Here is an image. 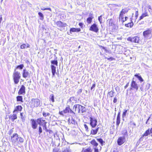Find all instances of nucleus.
<instances>
[{"label":"nucleus","mask_w":152,"mask_h":152,"mask_svg":"<svg viewBox=\"0 0 152 152\" xmlns=\"http://www.w3.org/2000/svg\"><path fill=\"white\" fill-rule=\"evenodd\" d=\"M12 77L14 83L15 84H17L19 83L20 78L21 74L19 72L16 71V69H15Z\"/></svg>","instance_id":"nucleus-1"},{"label":"nucleus","mask_w":152,"mask_h":152,"mask_svg":"<svg viewBox=\"0 0 152 152\" xmlns=\"http://www.w3.org/2000/svg\"><path fill=\"white\" fill-rule=\"evenodd\" d=\"M51 63L52 64L51 65L52 72L53 76H54L56 72V67L53 65H56L57 66H58V62L57 60L55 59L53 60H52L51 61Z\"/></svg>","instance_id":"nucleus-2"},{"label":"nucleus","mask_w":152,"mask_h":152,"mask_svg":"<svg viewBox=\"0 0 152 152\" xmlns=\"http://www.w3.org/2000/svg\"><path fill=\"white\" fill-rule=\"evenodd\" d=\"M90 122L89 124L92 128H94L96 126L97 121L96 118L94 117L91 116L89 117Z\"/></svg>","instance_id":"nucleus-3"},{"label":"nucleus","mask_w":152,"mask_h":152,"mask_svg":"<svg viewBox=\"0 0 152 152\" xmlns=\"http://www.w3.org/2000/svg\"><path fill=\"white\" fill-rule=\"evenodd\" d=\"M152 30L150 29L144 31L143 32V35L145 39H150L151 36Z\"/></svg>","instance_id":"nucleus-4"},{"label":"nucleus","mask_w":152,"mask_h":152,"mask_svg":"<svg viewBox=\"0 0 152 152\" xmlns=\"http://www.w3.org/2000/svg\"><path fill=\"white\" fill-rule=\"evenodd\" d=\"M31 106L32 107H37L40 104V101L38 99H33L31 100Z\"/></svg>","instance_id":"nucleus-5"},{"label":"nucleus","mask_w":152,"mask_h":152,"mask_svg":"<svg viewBox=\"0 0 152 152\" xmlns=\"http://www.w3.org/2000/svg\"><path fill=\"white\" fill-rule=\"evenodd\" d=\"M99 30V29L97 26V25L95 23H93L91 25L89 28V30L96 33L98 32Z\"/></svg>","instance_id":"nucleus-6"},{"label":"nucleus","mask_w":152,"mask_h":152,"mask_svg":"<svg viewBox=\"0 0 152 152\" xmlns=\"http://www.w3.org/2000/svg\"><path fill=\"white\" fill-rule=\"evenodd\" d=\"M20 137L17 133H14L11 137V140L13 144L16 143V142L18 141V139Z\"/></svg>","instance_id":"nucleus-7"},{"label":"nucleus","mask_w":152,"mask_h":152,"mask_svg":"<svg viewBox=\"0 0 152 152\" xmlns=\"http://www.w3.org/2000/svg\"><path fill=\"white\" fill-rule=\"evenodd\" d=\"M131 86L130 90L135 89L136 91L138 90L139 86L135 81L133 80L132 81Z\"/></svg>","instance_id":"nucleus-8"},{"label":"nucleus","mask_w":152,"mask_h":152,"mask_svg":"<svg viewBox=\"0 0 152 152\" xmlns=\"http://www.w3.org/2000/svg\"><path fill=\"white\" fill-rule=\"evenodd\" d=\"M32 128L34 129H35L37 128L38 123L37 119H31L30 120Z\"/></svg>","instance_id":"nucleus-9"},{"label":"nucleus","mask_w":152,"mask_h":152,"mask_svg":"<svg viewBox=\"0 0 152 152\" xmlns=\"http://www.w3.org/2000/svg\"><path fill=\"white\" fill-rule=\"evenodd\" d=\"M139 37L136 36L133 37H129L127 39V40L134 43H138L139 41Z\"/></svg>","instance_id":"nucleus-10"},{"label":"nucleus","mask_w":152,"mask_h":152,"mask_svg":"<svg viewBox=\"0 0 152 152\" xmlns=\"http://www.w3.org/2000/svg\"><path fill=\"white\" fill-rule=\"evenodd\" d=\"M125 138L124 136L119 137L118 139L117 143L118 145H121L125 142Z\"/></svg>","instance_id":"nucleus-11"},{"label":"nucleus","mask_w":152,"mask_h":152,"mask_svg":"<svg viewBox=\"0 0 152 152\" xmlns=\"http://www.w3.org/2000/svg\"><path fill=\"white\" fill-rule=\"evenodd\" d=\"M56 24L60 28L63 27H65L67 26V24L66 23H64L60 21L56 22Z\"/></svg>","instance_id":"nucleus-12"},{"label":"nucleus","mask_w":152,"mask_h":152,"mask_svg":"<svg viewBox=\"0 0 152 152\" xmlns=\"http://www.w3.org/2000/svg\"><path fill=\"white\" fill-rule=\"evenodd\" d=\"M30 73L28 72L26 69H24L23 70L22 73L23 77L24 78L30 77Z\"/></svg>","instance_id":"nucleus-13"},{"label":"nucleus","mask_w":152,"mask_h":152,"mask_svg":"<svg viewBox=\"0 0 152 152\" xmlns=\"http://www.w3.org/2000/svg\"><path fill=\"white\" fill-rule=\"evenodd\" d=\"M25 87L23 85H22L18 92V94L19 95H24L25 94Z\"/></svg>","instance_id":"nucleus-14"},{"label":"nucleus","mask_w":152,"mask_h":152,"mask_svg":"<svg viewBox=\"0 0 152 152\" xmlns=\"http://www.w3.org/2000/svg\"><path fill=\"white\" fill-rule=\"evenodd\" d=\"M13 114L10 115L9 117V118L12 121H13L15 120L17 118V114L18 113H15V112H14V111H13Z\"/></svg>","instance_id":"nucleus-15"},{"label":"nucleus","mask_w":152,"mask_h":152,"mask_svg":"<svg viewBox=\"0 0 152 152\" xmlns=\"http://www.w3.org/2000/svg\"><path fill=\"white\" fill-rule=\"evenodd\" d=\"M81 105L79 104H75L73 106V109H75V111L77 112L78 113H80V109Z\"/></svg>","instance_id":"nucleus-16"},{"label":"nucleus","mask_w":152,"mask_h":152,"mask_svg":"<svg viewBox=\"0 0 152 152\" xmlns=\"http://www.w3.org/2000/svg\"><path fill=\"white\" fill-rule=\"evenodd\" d=\"M63 112L65 113H70L72 115H74L75 114L74 112L69 107H66L65 110H64Z\"/></svg>","instance_id":"nucleus-17"},{"label":"nucleus","mask_w":152,"mask_h":152,"mask_svg":"<svg viewBox=\"0 0 152 152\" xmlns=\"http://www.w3.org/2000/svg\"><path fill=\"white\" fill-rule=\"evenodd\" d=\"M96 127L95 129H94L91 128V133L92 135H95L96 134L99 130V127H98V125Z\"/></svg>","instance_id":"nucleus-18"},{"label":"nucleus","mask_w":152,"mask_h":152,"mask_svg":"<svg viewBox=\"0 0 152 152\" xmlns=\"http://www.w3.org/2000/svg\"><path fill=\"white\" fill-rule=\"evenodd\" d=\"M120 111L118 113L117 119H116V127L118 128V126L120 123Z\"/></svg>","instance_id":"nucleus-19"},{"label":"nucleus","mask_w":152,"mask_h":152,"mask_svg":"<svg viewBox=\"0 0 152 152\" xmlns=\"http://www.w3.org/2000/svg\"><path fill=\"white\" fill-rule=\"evenodd\" d=\"M127 11L126 10V9H123L121 11V13L119 15V18L120 19V18H121V19H123V15L124 14H125L127 12Z\"/></svg>","instance_id":"nucleus-20"},{"label":"nucleus","mask_w":152,"mask_h":152,"mask_svg":"<svg viewBox=\"0 0 152 152\" xmlns=\"http://www.w3.org/2000/svg\"><path fill=\"white\" fill-rule=\"evenodd\" d=\"M22 107L20 105H18L16 107V108L14 110V112L18 113L17 111H21L22 109Z\"/></svg>","instance_id":"nucleus-21"},{"label":"nucleus","mask_w":152,"mask_h":152,"mask_svg":"<svg viewBox=\"0 0 152 152\" xmlns=\"http://www.w3.org/2000/svg\"><path fill=\"white\" fill-rule=\"evenodd\" d=\"M134 76L138 79L141 83L143 81V80L139 74H136Z\"/></svg>","instance_id":"nucleus-22"},{"label":"nucleus","mask_w":152,"mask_h":152,"mask_svg":"<svg viewBox=\"0 0 152 152\" xmlns=\"http://www.w3.org/2000/svg\"><path fill=\"white\" fill-rule=\"evenodd\" d=\"M92 150L90 147L86 148H83L82 151V152H92Z\"/></svg>","instance_id":"nucleus-23"},{"label":"nucleus","mask_w":152,"mask_h":152,"mask_svg":"<svg viewBox=\"0 0 152 152\" xmlns=\"http://www.w3.org/2000/svg\"><path fill=\"white\" fill-rule=\"evenodd\" d=\"M30 47V45L28 44L27 43L26 44H23L20 46V48L21 49H25L26 48H29Z\"/></svg>","instance_id":"nucleus-24"},{"label":"nucleus","mask_w":152,"mask_h":152,"mask_svg":"<svg viewBox=\"0 0 152 152\" xmlns=\"http://www.w3.org/2000/svg\"><path fill=\"white\" fill-rule=\"evenodd\" d=\"M38 124L40 125H41V123L43 124L44 123L46 122L45 120L42 119V118H40L37 119Z\"/></svg>","instance_id":"nucleus-25"},{"label":"nucleus","mask_w":152,"mask_h":152,"mask_svg":"<svg viewBox=\"0 0 152 152\" xmlns=\"http://www.w3.org/2000/svg\"><path fill=\"white\" fill-rule=\"evenodd\" d=\"M20 115L21 117V119L23 122L25 121L26 118V115L24 113H21Z\"/></svg>","instance_id":"nucleus-26"},{"label":"nucleus","mask_w":152,"mask_h":152,"mask_svg":"<svg viewBox=\"0 0 152 152\" xmlns=\"http://www.w3.org/2000/svg\"><path fill=\"white\" fill-rule=\"evenodd\" d=\"M91 143L95 147H96L98 145V143L96 142L95 140H93L91 141Z\"/></svg>","instance_id":"nucleus-27"},{"label":"nucleus","mask_w":152,"mask_h":152,"mask_svg":"<svg viewBox=\"0 0 152 152\" xmlns=\"http://www.w3.org/2000/svg\"><path fill=\"white\" fill-rule=\"evenodd\" d=\"M24 142V139L20 137H19L18 139V141L16 142V143L20 144L23 143Z\"/></svg>","instance_id":"nucleus-28"},{"label":"nucleus","mask_w":152,"mask_h":152,"mask_svg":"<svg viewBox=\"0 0 152 152\" xmlns=\"http://www.w3.org/2000/svg\"><path fill=\"white\" fill-rule=\"evenodd\" d=\"M134 25V23L132 21L130 23H128L126 24L125 25V26L130 28L132 27Z\"/></svg>","instance_id":"nucleus-29"},{"label":"nucleus","mask_w":152,"mask_h":152,"mask_svg":"<svg viewBox=\"0 0 152 152\" xmlns=\"http://www.w3.org/2000/svg\"><path fill=\"white\" fill-rule=\"evenodd\" d=\"M96 140L98 142H99L100 143L102 146L104 145V143L105 142L103 141V140L101 138H97L96 139Z\"/></svg>","instance_id":"nucleus-30"},{"label":"nucleus","mask_w":152,"mask_h":152,"mask_svg":"<svg viewBox=\"0 0 152 152\" xmlns=\"http://www.w3.org/2000/svg\"><path fill=\"white\" fill-rule=\"evenodd\" d=\"M148 13L147 12H145V13H142V15L140 17L139 20H140L141 19H142L143 18L145 17L148 16Z\"/></svg>","instance_id":"nucleus-31"},{"label":"nucleus","mask_w":152,"mask_h":152,"mask_svg":"<svg viewBox=\"0 0 152 152\" xmlns=\"http://www.w3.org/2000/svg\"><path fill=\"white\" fill-rule=\"evenodd\" d=\"M24 67V65L23 64H21L17 66L15 68V69H19L21 70Z\"/></svg>","instance_id":"nucleus-32"},{"label":"nucleus","mask_w":152,"mask_h":152,"mask_svg":"<svg viewBox=\"0 0 152 152\" xmlns=\"http://www.w3.org/2000/svg\"><path fill=\"white\" fill-rule=\"evenodd\" d=\"M47 122H45L43 124L41 123V126H42L43 129L44 130H45V131L47 129V126H46V124Z\"/></svg>","instance_id":"nucleus-33"},{"label":"nucleus","mask_w":152,"mask_h":152,"mask_svg":"<svg viewBox=\"0 0 152 152\" xmlns=\"http://www.w3.org/2000/svg\"><path fill=\"white\" fill-rule=\"evenodd\" d=\"M17 100V101H20L23 102V98L22 96H18L16 97Z\"/></svg>","instance_id":"nucleus-34"},{"label":"nucleus","mask_w":152,"mask_h":152,"mask_svg":"<svg viewBox=\"0 0 152 152\" xmlns=\"http://www.w3.org/2000/svg\"><path fill=\"white\" fill-rule=\"evenodd\" d=\"M38 15L40 17V19L41 20H43L44 19V15L41 12H39L38 13Z\"/></svg>","instance_id":"nucleus-35"},{"label":"nucleus","mask_w":152,"mask_h":152,"mask_svg":"<svg viewBox=\"0 0 152 152\" xmlns=\"http://www.w3.org/2000/svg\"><path fill=\"white\" fill-rule=\"evenodd\" d=\"M150 134V130L149 129H148L145 132V133L143 134V136H147Z\"/></svg>","instance_id":"nucleus-36"},{"label":"nucleus","mask_w":152,"mask_h":152,"mask_svg":"<svg viewBox=\"0 0 152 152\" xmlns=\"http://www.w3.org/2000/svg\"><path fill=\"white\" fill-rule=\"evenodd\" d=\"M94 18H90V17H88L86 20V21L88 23V24H90L91 22L92 21V20Z\"/></svg>","instance_id":"nucleus-37"},{"label":"nucleus","mask_w":152,"mask_h":152,"mask_svg":"<svg viewBox=\"0 0 152 152\" xmlns=\"http://www.w3.org/2000/svg\"><path fill=\"white\" fill-rule=\"evenodd\" d=\"M80 109H81V112L82 113H83L86 112L85 107L82 105H81Z\"/></svg>","instance_id":"nucleus-38"},{"label":"nucleus","mask_w":152,"mask_h":152,"mask_svg":"<svg viewBox=\"0 0 152 152\" xmlns=\"http://www.w3.org/2000/svg\"><path fill=\"white\" fill-rule=\"evenodd\" d=\"M114 92L113 91H110L109 92L108 94L111 97H112L114 96Z\"/></svg>","instance_id":"nucleus-39"},{"label":"nucleus","mask_w":152,"mask_h":152,"mask_svg":"<svg viewBox=\"0 0 152 152\" xmlns=\"http://www.w3.org/2000/svg\"><path fill=\"white\" fill-rule=\"evenodd\" d=\"M50 98L53 102H54V96L53 94H51L50 95Z\"/></svg>","instance_id":"nucleus-40"},{"label":"nucleus","mask_w":152,"mask_h":152,"mask_svg":"<svg viewBox=\"0 0 152 152\" xmlns=\"http://www.w3.org/2000/svg\"><path fill=\"white\" fill-rule=\"evenodd\" d=\"M122 134L124 135H127V131L126 129H124L122 131Z\"/></svg>","instance_id":"nucleus-41"},{"label":"nucleus","mask_w":152,"mask_h":152,"mask_svg":"<svg viewBox=\"0 0 152 152\" xmlns=\"http://www.w3.org/2000/svg\"><path fill=\"white\" fill-rule=\"evenodd\" d=\"M42 132V127L40 126L39 127L38 134L40 135Z\"/></svg>","instance_id":"nucleus-42"},{"label":"nucleus","mask_w":152,"mask_h":152,"mask_svg":"<svg viewBox=\"0 0 152 152\" xmlns=\"http://www.w3.org/2000/svg\"><path fill=\"white\" fill-rule=\"evenodd\" d=\"M102 15H101L100 16L98 17V20L100 23V24H101L102 23Z\"/></svg>","instance_id":"nucleus-43"},{"label":"nucleus","mask_w":152,"mask_h":152,"mask_svg":"<svg viewBox=\"0 0 152 152\" xmlns=\"http://www.w3.org/2000/svg\"><path fill=\"white\" fill-rule=\"evenodd\" d=\"M109 25L110 26H112L113 24V21L112 19L109 20L108 21Z\"/></svg>","instance_id":"nucleus-44"},{"label":"nucleus","mask_w":152,"mask_h":152,"mask_svg":"<svg viewBox=\"0 0 152 152\" xmlns=\"http://www.w3.org/2000/svg\"><path fill=\"white\" fill-rule=\"evenodd\" d=\"M70 32L71 33L72 32H76V28H71L70 29Z\"/></svg>","instance_id":"nucleus-45"},{"label":"nucleus","mask_w":152,"mask_h":152,"mask_svg":"<svg viewBox=\"0 0 152 152\" xmlns=\"http://www.w3.org/2000/svg\"><path fill=\"white\" fill-rule=\"evenodd\" d=\"M127 110H125L124 111V112L122 115V117L123 118L125 117L126 113H127Z\"/></svg>","instance_id":"nucleus-46"},{"label":"nucleus","mask_w":152,"mask_h":152,"mask_svg":"<svg viewBox=\"0 0 152 152\" xmlns=\"http://www.w3.org/2000/svg\"><path fill=\"white\" fill-rule=\"evenodd\" d=\"M43 115L44 117H46L47 116H49L50 115V114L49 113H46L45 112H43Z\"/></svg>","instance_id":"nucleus-47"},{"label":"nucleus","mask_w":152,"mask_h":152,"mask_svg":"<svg viewBox=\"0 0 152 152\" xmlns=\"http://www.w3.org/2000/svg\"><path fill=\"white\" fill-rule=\"evenodd\" d=\"M84 126L86 129V131L87 132H88V131H89L88 128V126L86 124H84Z\"/></svg>","instance_id":"nucleus-48"},{"label":"nucleus","mask_w":152,"mask_h":152,"mask_svg":"<svg viewBox=\"0 0 152 152\" xmlns=\"http://www.w3.org/2000/svg\"><path fill=\"white\" fill-rule=\"evenodd\" d=\"M41 10H50V11H51V9L50 8H41Z\"/></svg>","instance_id":"nucleus-49"},{"label":"nucleus","mask_w":152,"mask_h":152,"mask_svg":"<svg viewBox=\"0 0 152 152\" xmlns=\"http://www.w3.org/2000/svg\"><path fill=\"white\" fill-rule=\"evenodd\" d=\"M46 132H49L50 134H51L52 133H53V132L51 130H50L49 129H47L46 131Z\"/></svg>","instance_id":"nucleus-50"},{"label":"nucleus","mask_w":152,"mask_h":152,"mask_svg":"<svg viewBox=\"0 0 152 152\" xmlns=\"http://www.w3.org/2000/svg\"><path fill=\"white\" fill-rule=\"evenodd\" d=\"M144 136H143V134H142L141 137H140V139H139V140L140 141H140H142L143 140V137Z\"/></svg>","instance_id":"nucleus-51"},{"label":"nucleus","mask_w":152,"mask_h":152,"mask_svg":"<svg viewBox=\"0 0 152 152\" xmlns=\"http://www.w3.org/2000/svg\"><path fill=\"white\" fill-rule=\"evenodd\" d=\"M94 152H99L98 148L96 147H95L94 148Z\"/></svg>","instance_id":"nucleus-52"},{"label":"nucleus","mask_w":152,"mask_h":152,"mask_svg":"<svg viewBox=\"0 0 152 152\" xmlns=\"http://www.w3.org/2000/svg\"><path fill=\"white\" fill-rule=\"evenodd\" d=\"M82 92V89H80L78 90V91L77 92V93L78 94H81V93Z\"/></svg>","instance_id":"nucleus-53"},{"label":"nucleus","mask_w":152,"mask_h":152,"mask_svg":"<svg viewBox=\"0 0 152 152\" xmlns=\"http://www.w3.org/2000/svg\"><path fill=\"white\" fill-rule=\"evenodd\" d=\"M117 99L116 97H115L113 100V102L114 103H115L117 102Z\"/></svg>","instance_id":"nucleus-54"},{"label":"nucleus","mask_w":152,"mask_h":152,"mask_svg":"<svg viewBox=\"0 0 152 152\" xmlns=\"http://www.w3.org/2000/svg\"><path fill=\"white\" fill-rule=\"evenodd\" d=\"M151 115H152V114H151L150 115V116L148 117V119L147 120L146 122V124H148V121L150 120V118H151Z\"/></svg>","instance_id":"nucleus-55"},{"label":"nucleus","mask_w":152,"mask_h":152,"mask_svg":"<svg viewBox=\"0 0 152 152\" xmlns=\"http://www.w3.org/2000/svg\"><path fill=\"white\" fill-rule=\"evenodd\" d=\"M95 86H96V85H95V83L93 84L92 86L91 87V90H92V89H93L95 88Z\"/></svg>","instance_id":"nucleus-56"},{"label":"nucleus","mask_w":152,"mask_h":152,"mask_svg":"<svg viewBox=\"0 0 152 152\" xmlns=\"http://www.w3.org/2000/svg\"><path fill=\"white\" fill-rule=\"evenodd\" d=\"M92 13H92L91 12L89 14V17L94 18V17H93V15Z\"/></svg>","instance_id":"nucleus-57"},{"label":"nucleus","mask_w":152,"mask_h":152,"mask_svg":"<svg viewBox=\"0 0 152 152\" xmlns=\"http://www.w3.org/2000/svg\"><path fill=\"white\" fill-rule=\"evenodd\" d=\"M128 18L127 17H125V18L124 20V18L123 19H122L123 20H122L123 23Z\"/></svg>","instance_id":"nucleus-58"},{"label":"nucleus","mask_w":152,"mask_h":152,"mask_svg":"<svg viewBox=\"0 0 152 152\" xmlns=\"http://www.w3.org/2000/svg\"><path fill=\"white\" fill-rule=\"evenodd\" d=\"M79 25L81 28H82L83 27V24L81 23H79Z\"/></svg>","instance_id":"nucleus-59"},{"label":"nucleus","mask_w":152,"mask_h":152,"mask_svg":"<svg viewBox=\"0 0 152 152\" xmlns=\"http://www.w3.org/2000/svg\"><path fill=\"white\" fill-rule=\"evenodd\" d=\"M72 99H74V97H70V98H69V101L70 102H71L72 101Z\"/></svg>","instance_id":"nucleus-60"},{"label":"nucleus","mask_w":152,"mask_h":152,"mask_svg":"<svg viewBox=\"0 0 152 152\" xmlns=\"http://www.w3.org/2000/svg\"><path fill=\"white\" fill-rule=\"evenodd\" d=\"M138 15V12L137 11L135 12V16L136 18H137Z\"/></svg>","instance_id":"nucleus-61"},{"label":"nucleus","mask_w":152,"mask_h":152,"mask_svg":"<svg viewBox=\"0 0 152 152\" xmlns=\"http://www.w3.org/2000/svg\"><path fill=\"white\" fill-rule=\"evenodd\" d=\"M148 11L152 15V8L150 10H148Z\"/></svg>","instance_id":"nucleus-62"},{"label":"nucleus","mask_w":152,"mask_h":152,"mask_svg":"<svg viewBox=\"0 0 152 152\" xmlns=\"http://www.w3.org/2000/svg\"><path fill=\"white\" fill-rule=\"evenodd\" d=\"M80 28H76V32H80Z\"/></svg>","instance_id":"nucleus-63"},{"label":"nucleus","mask_w":152,"mask_h":152,"mask_svg":"<svg viewBox=\"0 0 152 152\" xmlns=\"http://www.w3.org/2000/svg\"><path fill=\"white\" fill-rule=\"evenodd\" d=\"M129 83L128 82L126 85L125 86L124 88L125 89H126L129 86Z\"/></svg>","instance_id":"nucleus-64"}]
</instances>
